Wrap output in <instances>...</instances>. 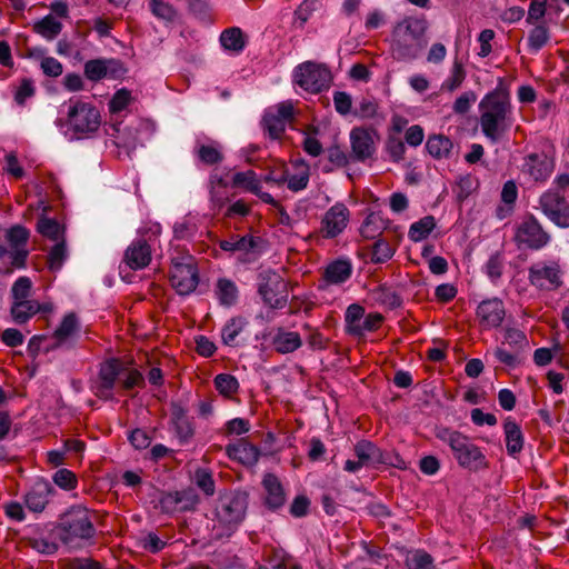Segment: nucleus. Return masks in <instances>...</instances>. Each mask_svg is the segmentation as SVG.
<instances>
[{"label":"nucleus","mask_w":569,"mask_h":569,"mask_svg":"<svg viewBox=\"0 0 569 569\" xmlns=\"http://www.w3.org/2000/svg\"><path fill=\"white\" fill-rule=\"evenodd\" d=\"M31 287L32 282L28 277L18 278L11 288V296L13 301L28 300Z\"/></svg>","instance_id":"nucleus-57"},{"label":"nucleus","mask_w":569,"mask_h":569,"mask_svg":"<svg viewBox=\"0 0 569 569\" xmlns=\"http://www.w3.org/2000/svg\"><path fill=\"white\" fill-rule=\"evenodd\" d=\"M292 117L293 104L290 101H284L266 111L262 118V127L268 136L276 140L282 136L288 121H290Z\"/></svg>","instance_id":"nucleus-16"},{"label":"nucleus","mask_w":569,"mask_h":569,"mask_svg":"<svg viewBox=\"0 0 569 569\" xmlns=\"http://www.w3.org/2000/svg\"><path fill=\"white\" fill-rule=\"evenodd\" d=\"M385 229V222L379 213L371 212L360 227V234L365 239H376Z\"/></svg>","instance_id":"nucleus-38"},{"label":"nucleus","mask_w":569,"mask_h":569,"mask_svg":"<svg viewBox=\"0 0 569 569\" xmlns=\"http://www.w3.org/2000/svg\"><path fill=\"white\" fill-rule=\"evenodd\" d=\"M94 533L89 510L82 506H72L59 517L50 536L69 549H78L90 541Z\"/></svg>","instance_id":"nucleus-2"},{"label":"nucleus","mask_w":569,"mask_h":569,"mask_svg":"<svg viewBox=\"0 0 569 569\" xmlns=\"http://www.w3.org/2000/svg\"><path fill=\"white\" fill-rule=\"evenodd\" d=\"M247 321L241 317L231 318L221 330V339L224 345L233 346L236 338L246 327Z\"/></svg>","instance_id":"nucleus-41"},{"label":"nucleus","mask_w":569,"mask_h":569,"mask_svg":"<svg viewBox=\"0 0 569 569\" xmlns=\"http://www.w3.org/2000/svg\"><path fill=\"white\" fill-rule=\"evenodd\" d=\"M52 480L54 485H57L63 490H72L78 485V479L76 475L71 470L66 468L57 470L52 476Z\"/></svg>","instance_id":"nucleus-51"},{"label":"nucleus","mask_w":569,"mask_h":569,"mask_svg":"<svg viewBox=\"0 0 569 569\" xmlns=\"http://www.w3.org/2000/svg\"><path fill=\"white\" fill-rule=\"evenodd\" d=\"M332 80L330 70L322 63L306 61L293 70V81L310 93H319L329 88Z\"/></svg>","instance_id":"nucleus-9"},{"label":"nucleus","mask_w":569,"mask_h":569,"mask_svg":"<svg viewBox=\"0 0 569 569\" xmlns=\"http://www.w3.org/2000/svg\"><path fill=\"white\" fill-rule=\"evenodd\" d=\"M408 569H435L432 557L425 550H415L406 558Z\"/></svg>","instance_id":"nucleus-43"},{"label":"nucleus","mask_w":569,"mask_h":569,"mask_svg":"<svg viewBox=\"0 0 569 569\" xmlns=\"http://www.w3.org/2000/svg\"><path fill=\"white\" fill-rule=\"evenodd\" d=\"M191 505L186 491L162 492L159 498V507L166 513L187 510Z\"/></svg>","instance_id":"nucleus-28"},{"label":"nucleus","mask_w":569,"mask_h":569,"mask_svg":"<svg viewBox=\"0 0 569 569\" xmlns=\"http://www.w3.org/2000/svg\"><path fill=\"white\" fill-rule=\"evenodd\" d=\"M213 383L220 395L231 397L238 392L239 382L237 378L230 373H219L214 377Z\"/></svg>","instance_id":"nucleus-42"},{"label":"nucleus","mask_w":569,"mask_h":569,"mask_svg":"<svg viewBox=\"0 0 569 569\" xmlns=\"http://www.w3.org/2000/svg\"><path fill=\"white\" fill-rule=\"evenodd\" d=\"M68 258V250L64 239L57 242L48 254V267L51 271H58L61 269L63 262Z\"/></svg>","instance_id":"nucleus-44"},{"label":"nucleus","mask_w":569,"mask_h":569,"mask_svg":"<svg viewBox=\"0 0 569 569\" xmlns=\"http://www.w3.org/2000/svg\"><path fill=\"white\" fill-rule=\"evenodd\" d=\"M262 486L266 491L264 502L269 509L276 510L284 505L286 493L278 477L272 473H267L263 477Z\"/></svg>","instance_id":"nucleus-25"},{"label":"nucleus","mask_w":569,"mask_h":569,"mask_svg":"<svg viewBox=\"0 0 569 569\" xmlns=\"http://www.w3.org/2000/svg\"><path fill=\"white\" fill-rule=\"evenodd\" d=\"M79 330L80 325L76 313L70 312L66 315L53 332L54 347H71L79 335Z\"/></svg>","instance_id":"nucleus-22"},{"label":"nucleus","mask_w":569,"mask_h":569,"mask_svg":"<svg viewBox=\"0 0 569 569\" xmlns=\"http://www.w3.org/2000/svg\"><path fill=\"white\" fill-rule=\"evenodd\" d=\"M437 438L450 447L460 467L471 471L487 468L486 456L467 436L457 430L443 428L438 431Z\"/></svg>","instance_id":"nucleus-6"},{"label":"nucleus","mask_w":569,"mask_h":569,"mask_svg":"<svg viewBox=\"0 0 569 569\" xmlns=\"http://www.w3.org/2000/svg\"><path fill=\"white\" fill-rule=\"evenodd\" d=\"M40 310V305L31 299L13 301L11 306V316L14 322L21 325L27 322Z\"/></svg>","instance_id":"nucleus-34"},{"label":"nucleus","mask_w":569,"mask_h":569,"mask_svg":"<svg viewBox=\"0 0 569 569\" xmlns=\"http://www.w3.org/2000/svg\"><path fill=\"white\" fill-rule=\"evenodd\" d=\"M351 158L355 161H365L375 152V141L369 130L353 128L350 132Z\"/></svg>","instance_id":"nucleus-19"},{"label":"nucleus","mask_w":569,"mask_h":569,"mask_svg":"<svg viewBox=\"0 0 569 569\" xmlns=\"http://www.w3.org/2000/svg\"><path fill=\"white\" fill-rule=\"evenodd\" d=\"M535 28L528 34V47L531 52H538L550 39L549 28L545 22L533 24Z\"/></svg>","instance_id":"nucleus-40"},{"label":"nucleus","mask_w":569,"mask_h":569,"mask_svg":"<svg viewBox=\"0 0 569 569\" xmlns=\"http://www.w3.org/2000/svg\"><path fill=\"white\" fill-rule=\"evenodd\" d=\"M192 152L198 161L206 166H214L223 160L221 146L217 141L203 142L197 139Z\"/></svg>","instance_id":"nucleus-24"},{"label":"nucleus","mask_w":569,"mask_h":569,"mask_svg":"<svg viewBox=\"0 0 569 569\" xmlns=\"http://www.w3.org/2000/svg\"><path fill=\"white\" fill-rule=\"evenodd\" d=\"M541 212L557 227L569 228V201L559 191L549 189L538 200Z\"/></svg>","instance_id":"nucleus-12"},{"label":"nucleus","mask_w":569,"mask_h":569,"mask_svg":"<svg viewBox=\"0 0 569 569\" xmlns=\"http://www.w3.org/2000/svg\"><path fill=\"white\" fill-rule=\"evenodd\" d=\"M40 68L47 77L57 78L62 74L63 67L61 62L53 57H46L40 62Z\"/></svg>","instance_id":"nucleus-61"},{"label":"nucleus","mask_w":569,"mask_h":569,"mask_svg":"<svg viewBox=\"0 0 569 569\" xmlns=\"http://www.w3.org/2000/svg\"><path fill=\"white\" fill-rule=\"evenodd\" d=\"M333 104L338 113L346 116L351 111V96L345 91H336L333 93Z\"/></svg>","instance_id":"nucleus-62"},{"label":"nucleus","mask_w":569,"mask_h":569,"mask_svg":"<svg viewBox=\"0 0 569 569\" xmlns=\"http://www.w3.org/2000/svg\"><path fill=\"white\" fill-rule=\"evenodd\" d=\"M435 228V217L426 216L410 226L408 237L411 241L419 242L426 239Z\"/></svg>","instance_id":"nucleus-37"},{"label":"nucleus","mask_w":569,"mask_h":569,"mask_svg":"<svg viewBox=\"0 0 569 569\" xmlns=\"http://www.w3.org/2000/svg\"><path fill=\"white\" fill-rule=\"evenodd\" d=\"M37 230L43 237L59 242L63 238L64 228L56 220L42 217L37 223Z\"/></svg>","instance_id":"nucleus-39"},{"label":"nucleus","mask_w":569,"mask_h":569,"mask_svg":"<svg viewBox=\"0 0 569 569\" xmlns=\"http://www.w3.org/2000/svg\"><path fill=\"white\" fill-rule=\"evenodd\" d=\"M29 236V230L20 224H16L8 229L6 239L11 247V251L8 253L10 264L4 268L0 267L1 272L10 273L14 268L21 269L26 266L29 254V251L26 249V244Z\"/></svg>","instance_id":"nucleus-14"},{"label":"nucleus","mask_w":569,"mask_h":569,"mask_svg":"<svg viewBox=\"0 0 569 569\" xmlns=\"http://www.w3.org/2000/svg\"><path fill=\"white\" fill-rule=\"evenodd\" d=\"M131 101V92L127 89L118 90L109 102L111 113H118L124 110Z\"/></svg>","instance_id":"nucleus-58"},{"label":"nucleus","mask_w":569,"mask_h":569,"mask_svg":"<svg viewBox=\"0 0 569 569\" xmlns=\"http://www.w3.org/2000/svg\"><path fill=\"white\" fill-rule=\"evenodd\" d=\"M59 127L67 126L72 137L82 139L94 133L101 124V114L91 103L80 99H70L66 119H57Z\"/></svg>","instance_id":"nucleus-5"},{"label":"nucleus","mask_w":569,"mask_h":569,"mask_svg":"<svg viewBox=\"0 0 569 569\" xmlns=\"http://www.w3.org/2000/svg\"><path fill=\"white\" fill-rule=\"evenodd\" d=\"M503 431L507 452L510 456H516L523 448V435L520 426L508 417L503 422Z\"/></svg>","instance_id":"nucleus-29"},{"label":"nucleus","mask_w":569,"mask_h":569,"mask_svg":"<svg viewBox=\"0 0 569 569\" xmlns=\"http://www.w3.org/2000/svg\"><path fill=\"white\" fill-rule=\"evenodd\" d=\"M272 346L277 352L286 355L298 350L302 346V340L298 332L278 328L272 337Z\"/></svg>","instance_id":"nucleus-26"},{"label":"nucleus","mask_w":569,"mask_h":569,"mask_svg":"<svg viewBox=\"0 0 569 569\" xmlns=\"http://www.w3.org/2000/svg\"><path fill=\"white\" fill-rule=\"evenodd\" d=\"M503 270V259L500 252H496L488 259L486 263V273L492 280H498Z\"/></svg>","instance_id":"nucleus-60"},{"label":"nucleus","mask_w":569,"mask_h":569,"mask_svg":"<svg viewBox=\"0 0 569 569\" xmlns=\"http://www.w3.org/2000/svg\"><path fill=\"white\" fill-rule=\"evenodd\" d=\"M58 539H54L52 536L51 538L48 537H34L29 540V545L32 549H34L37 552L46 556L54 555L58 551Z\"/></svg>","instance_id":"nucleus-45"},{"label":"nucleus","mask_w":569,"mask_h":569,"mask_svg":"<svg viewBox=\"0 0 569 569\" xmlns=\"http://www.w3.org/2000/svg\"><path fill=\"white\" fill-rule=\"evenodd\" d=\"M548 0H531L528 9L527 23L537 24L541 23L542 18L547 11Z\"/></svg>","instance_id":"nucleus-55"},{"label":"nucleus","mask_w":569,"mask_h":569,"mask_svg":"<svg viewBox=\"0 0 569 569\" xmlns=\"http://www.w3.org/2000/svg\"><path fill=\"white\" fill-rule=\"evenodd\" d=\"M258 239L252 236H232L229 239L220 240L219 247L223 251L249 252L257 247Z\"/></svg>","instance_id":"nucleus-32"},{"label":"nucleus","mask_w":569,"mask_h":569,"mask_svg":"<svg viewBox=\"0 0 569 569\" xmlns=\"http://www.w3.org/2000/svg\"><path fill=\"white\" fill-rule=\"evenodd\" d=\"M216 295L220 305L231 307L237 302L239 291L233 281L227 278H220L216 284Z\"/></svg>","instance_id":"nucleus-33"},{"label":"nucleus","mask_w":569,"mask_h":569,"mask_svg":"<svg viewBox=\"0 0 569 569\" xmlns=\"http://www.w3.org/2000/svg\"><path fill=\"white\" fill-rule=\"evenodd\" d=\"M506 311L500 299L493 298L483 300L477 308V317L485 328L499 327L505 318Z\"/></svg>","instance_id":"nucleus-20"},{"label":"nucleus","mask_w":569,"mask_h":569,"mask_svg":"<svg viewBox=\"0 0 569 569\" xmlns=\"http://www.w3.org/2000/svg\"><path fill=\"white\" fill-rule=\"evenodd\" d=\"M550 240L551 236L533 214L526 216L518 224L515 233V241L518 247H525L530 250H540Z\"/></svg>","instance_id":"nucleus-11"},{"label":"nucleus","mask_w":569,"mask_h":569,"mask_svg":"<svg viewBox=\"0 0 569 569\" xmlns=\"http://www.w3.org/2000/svg\"><path fill=\"white\" fill-rule=\"evenodd\" d=\"M479 110L482 133L490 141L497 142L513 122L509 93L503 89H495L482 98Z\"/></svg>","instance_id":"nucleus-1"},{"label":"nucleus","mask_w":569,"mask_h":569,"mask_svg":"<svg viewBox=\"0 0 569 569\" xmlns=\"http://www.w3.org/2000/svg\"><path fill=\"white\" fill-rule=\"evenodd\" d=\"M387 150L395 161H399L403 158L406 148L400 138L389 137L387 141Z\"/></svg>","instance_id":"nucleus-64"},{"label":"nucleus","mask_w":569,"mask_h":569,"mask_svg":"<svg viewBox=\"0 0 569 569\" xmlns=\"http://www.w3.org/2000/svg\"><path fill=\"white\" fill-rule=\"evenodd\" d=\"M350 211L342 202L335 203L322 216L320 232L326 239H333L341 234L348 226Z\"/></svg>","instance_id":"nucleus-17"},{"label":"nucleus","mask_w":569,"mask_h":569,"mask_svg":"<svg viewBox=\"0 0 569 569\" xmlns=\"http://www.w3.org/2000/svg\"><path fill=\"white\" fill-rule=\"evenodd\" d=\"M320 8V0H303L296 9L295 18L299 21V26L303 27L311 14Z\"/></svg>","instance_id":"nucleus-54"},{"label":"nucleus","mask_w":569,"mask_h":569,"mask_svg":"<svg viewBox=\"0 0 569 569\" xmlns=\"http://www.w3.org/2000/svg\"><path fill=\"white\" fill-rule=\"evenodd\" d=\"M365 317V308L358 303L350 305L345 315V321L349 333L353 335V328L359 326Z\"/></svg>","instance_id":"nucleus-53"},{"label":"nucleus","mask_w":569,"mask_h":569,"mask_svg":"<svg viewBox=\"0 0 569 569\" xmlns=\"http://www.w3.org/2000/svg\"><path fill=\"white\" fill-rule=\"evenodd\" d=\"M355 456L365 465L388 463L385 453L371 441L361 440L355 445Z\"/></svg>","instance_id":"nucleus-27"},{"label":"nucleus","mask_w":569,"mask_h":569,"mask_svg":"<svg viewBox=\"0 0 569 569\" xmlns=\"http://www.w3.org/2000/svg\"><path fill=\"white\" fill-rule=\"evenodd\" d=\"M395 251L390 243L383 239L375 242L372 248L371 261L373 263H385L392 258Z\"/></svg>","instance_id":"nucleus-49"},{"label":"nucleus","mask_w":569,"mask_h":569,"mask_svg":"<svg viewBox=\"0 0 569 569\" xmlns=\"http://www.w3.org/2000/svg\"><path fill=\"white\" fill-rule=\"evenodd\" d=\"M352 272L351 263L347 260H336L329 263L325 270V279L329 283H343Z\"/></svg>","instance_id":"nucleus-30"},{"label":"nucleus","mask_w":569,"mask_h":569,"mask_svg":"<svg viewBox=\"0 0 569 569\" xmlns=\"http://www.w3.org/2000/svg\"><path fill=\"white\" fill-rule=\"evenodd\" d=\"M220 43L226 50L239 53L244 49L246 40L241 29L232 27L222 31Z\"/></svg>","instance_id":"nucleus-35"},{"label":"nucleus","mask_w":569,"mask_h":569,"mask_svg":"<svg viewBox=\"0 0 569 569\" xmlns=\"http://www.w3.org/2000/svg\"><path fill=\"white\" fill-rule=\"evenodd\" d=\"M465 78H466V71H465L463 64L461 63V61L456 59L453 61L450 76L443 82L442 88H445L449 91H455L456 89H458L461 86Z\"/></svg>","instance_id":"nucleus-46"},{"label":"nucleus","mask_w":569,"mask_h":569,"mask_svg":"<svg viewBox=\"0 0 569 569\" xmlns=\"http://www.w3.org/2000/svg\"><path fill=\"white\" fill-rule=\"evenodd\" d=\"M258 293L272 309H282L288 302V283L276 271L266 269L258 274Z\"/></svg>","instance_id":"nucleus-8"},{"label":"nucleus","mask_w":569,"mask_h":569,"mask_svg":"<svg viewBox=\"0 0 569 569\" xmlns=\"http://www.w3.org/2000/svg\"><path fill=\"white\" fill-rule=\"evenodd\" d=\"M248 495L236 491L221 496L214 508L212 530L217 538L231 536L243 521Z\"/></svg>","instance_id":"nucleus-3"},{"label":"nucleus","mask_w":569,"mask_h":569,"mask_svg":"<svg viewBox=\"0 0 569 569\" xmlns=\"http://www.w3.org/2000/svg\"><path fill=\"white\" fill-rule=\"evenodd\" d=\"M54 492L53 486L48 480L38 479L26 493L24 503L30 511L42 512Z\"/></svg>","instance_id":"nucleus-18"},{"label":"nucleus","mask_w":569,"mask_h":569,"mask_svg":"<svg viewBox=\"0 0 569 569\" xmlns=\"http://www.w3.org/2000/svg\"><path fill=\"white\" fill-rule=\"evenodd\" d=\"M169 280L178 295L188 296L192 293L199 284L196 259L188 253L171 258Z\"/></svg>","instance_id":"nucleus-7"},{"label":"nucleus","mask_w":569,"mask_h":569,"mask_svg":"<svg viewBox=\"0 0 569 569\" xmlns=\"http://www.w3.org/2000/svg\"><path fill=\"white\" fill-rule=\"evenodd\" d=\"M124 372L123 363L119 359H110L103 362L100 367L98 379L92 386L93 393L103 400H111L113 398V388L116 382Z\"/></svg>","instance_id":"nucleus-15"},{"label":"nucleus","mask_w":569,"mask_h":569,"mask_svg":"<svg viewBox=\"0 0 569 569\" xmlns=\"http://www.w3.org/2000/svg\"><path fill=\"white\" fill-rule=\"evenodd\" d=\"M452 148V141L442 134L430 136L426 143L427 151L436 159L448 158Z\"/></svg>","instance_id":"nucleus-31"},{"label":"nucleus","mask_w":569,"mask_h":569,"mask_svg":"<svg viewBox=\"0 0 569 569\" xmlns=\"http://www.w3.org/2000/svg\"><path fill=\"white\" fill-rule=\"evenodd\" d=\"M383 320V317L380 313H369L366 317L362 318L359 326H356L353 328V336H363L366 332H371L377 330L381 322Z\"/></svg>","instance_id":"nucleus-50"},{"label":"nucleus","mask_w":569,"mask_h":569,"mask_svg":"<svg viewBox=\"0 0 569 569\" xmlns=\"http://www.w3.org/2000/svg\"><path fill=\"white\" fill-rule=\"evenodd\" d=\"M33 30L44 39L53 40L61 32L62 23L52 14H48L34 23Z\"/></svg>","instance_id":"nucleus-36"},{"label":"nucleus","mask_w":569,"mask_h":569,"mask_svg":"<svg viewBox=\"0 0 569 569\" xmlns=\"http://www.w3.org/2000/svg\"><path fill=\"white\" fill-rule=\"evenodd\" d=\"M496 37V32L492 29L482 30L478 37L477 41L479 43V51L477 52L478 57L487 58L492 52V44Z\"/></svg>","instance_id":"nucleus-59"},{"label":"nucleus","mask_w":569,"mask_h":569,"mask_svg":"<svg viewBox=\"0 0 569 569\" xmlns=\"http://www.w3.org/2000/svg\"><path fill=\"white\" fill-rule=\"evenodd\" d=\"M36 93L34 83L31 79L24 78L14 91V101L18 106L23 107L27 99Z\"/></svg>","instance_id":"nucleus-56"},{"label":"nucleus","mask_w":569,"mask_h":569,"mask_svg":"<svg viewBox=\"0 0 569 569\" xmlns=\"http://www.w3.org/2000/svg\"><path fill=\"white\" fill-rule=\"evenodd\" d=\"M528 280L539 290L555 291L563 283L562 270L556 261L535 263L528 269Z\"/></svg>","instance_id":"nucleus-13"},{"label":"nucleus","mask_w":569,"mask_h":569,"mask_svg":"<svg viewBox=\"0 0 569 569\" xmlns=\"http://www.w3.org/2000/svg\"><path fill=\"white\" fill-rule=\"evenodd\" d=\"M427 30L423 20L408 17L398 22L392 31V54L398 60L417 58L422 48L421 40Z\"/></svg>","instance_id":"nucleus-4"},{"label":"nucleus","mask_w":569,"mask_h":569,"mask_svg":"<svg viewBox=\"0 0 569 569\" xmlns=\"http://www.w3.org/2000/svg\"><path fill=\"white\" fill-rule=\"evenodd\" d=\"M226 453L230 459L244 466H254L260 457L259 448L243 438L237 443L226 446Z\"/></svg>","instance_id":"nucleus-21"},{"label":"nucleus","mask_w":569,"mask_h":569,"mask_svg":"<svg viewBox=\"0 0 569 569\" xmlns=\"http://www.w3.org/2000/svg\"><path fill=\"white\" fill-rule=\"evenodd\" d=\"M502 345H508L511 349L520 352L522 349L528 347V340L521 330L508 328L505 331V339Z\"/></svg>","instance_id":"nucleus-47"},{"label":"nucleus","mask_w":569,"mask_h":569,"mask_svg":"<svg viewBox=\"0 0 569 569\" xmlns=\"http://www.w3.org/2000/svg\"><path fill=\"white\" fill-rule=\"evenodd\" d=\"M523 168L535 181H543L552 172L553 162L546 154L532 153L527 157Z\"/></svg>","instance_id":"nucleus-23"},{"label":"nucleus","mask_w":569,"mask_h":569,"mask_svg":"<svg viewBox=\"0 0 569 569\" xmlns=\"http://www.w3.org/2000/svg\"><path fill=\"white\" fill-rule=\"evenodd\" d=\"M519 353L520 352L515 349L507 350L503 347H498L495 350L497 360L509 367H516L519 363Z\"/></svg>","instance_id":"nucleus-63"},{"label":"nucleus","mask_w":569,"mask_h":569,"mask_svg":"<svg viewBox=\"0 0 569 569\" xmlns=\"http://www.w3.org/2000/svg\"><path fill=\"white\" fill-rule=\"evenodd\" d=\"M84 76L90 81H100L106 78L103 59H92L84 63Z\"/></svg>","instance_id":"nucleus-52"},{"label":"nucleus","mask_w":569,"mask_h":569,"mask_svg":"<svg viewBox=\"0 0 569 569\" xmlns=\"http://www.w3.org/2000/svg\"><path fill=\"white\" fill-rule=\"evenodd\" d=\"M161 231L160 224L156 223L149 228L151 236L147 239L143 233L134 239L126 249L123 262L131 270H141L149 266L152 257V246L154 239Z\"/></svg>","instance_id":"nucleus-10"},{"label":"nucleus","mask_w":569,"mask_h":569,"mask_svg":"<svg viewBox=\"0 0 569 569\" xmlns=\"http://www.w3.org/2000/svg\"><path fill=\"white\" fill-rule=\"evenodd\" d=\"M194 481L199 489L207 496H212L216 491L212 472L204 468H199L194 472Z\"/></svg>","instance_id":"nucleus-48"}]
</instances>
